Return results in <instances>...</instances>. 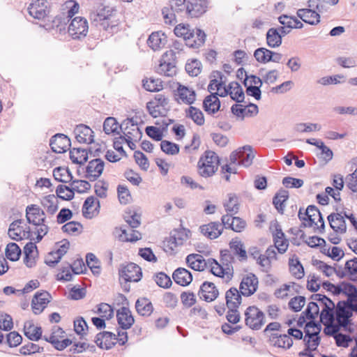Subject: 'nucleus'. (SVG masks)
<instances>
[{"label":"nucleus","mask_w":357,"mask_h":357,"mask_svg":"<svg viewBox=\"0 0 357 357\" xmlns=\"http://www.w3.org/2000/svg\"><path fill=\"white\" fill-rule=\"evenodd\" d=\"M255 153L250 146H244L233 151L229 155V164L222 167V173H236V165L249 167L252 163Z\"/></svg>","instance_id":"obj_1"},{"label":"nucleus","mask_w":357,"mask_h":357,"mask_svg":"<svg viewBox=\"0 0 357 357\" xmlns=\"http://www.w3.org/2000/svg\"><path fill=\"white\" fill-rule=\"evenodd\" d=\"M220 161L218 155L212 151H207L198 162V172L203 177H210L217 171Z\"/></svg>","instance_id":"obj_2"},{"label":"nucleus","mask_w":357,"mask_h":357,"mask_svg":"<svg viewBox=\"0 0 357 357\" xmlns=\"http://www.w3.org/2000/svg\"><path fill=\"white\" fill-rule=\"evenodd\" d=\"M169 7H165L162 13L165 22L168 24H174L177 21L176 14L185 13L187 8L186 0H169Z\"/></svg>","instance_id":"obj_3"},{"label":"nucleus","mask_w":357,"mask_h":357,"mask_svg":"<svg viewBox=\"0 0 357 357\" xmlns=\"http://www.w3.org/2000/svg\"><path fill=\"white\" fill-rule=\"evenodd\" d=\"M175 52L173 50L167 51L162 56L160 64L156 68L158 73L167 76L173 77L176 73V67L174 62Z\"/></svg>","instance_id":"obj_4"},{"label":"nucleus","mask_w":357,"mask_h":357,"mask_svg":"<svg viewBox=\"0 0 357 357\" xmlns=\"http://www.w3.org/2000/svg\"><path fill=\"white\" fill-rule=\"evenodd\" d=\"M116 10L109 6H103L98 10L97 16L102 21L100 26L106 31H113L119 24V20H112L115 17Z\"/></svg>","instance_id":"obj_5"},{"label":"nucleus","mask_w":357,"mask_h":357,"mask_svg":"<svg viewBox=\"0 0 357 357\" xmlns=\"http://www.w3.org/2000/svg\"><path fill=\"white\" fill-rule=\"evenodd\" d=\"M245 324L253 330H259L264 324V313L255 306L248 307L245 312Z\"/></svg>","instance_id":"obj_6"},{"label":"nucleus","mask_w":357,"mask_h":357,"mask_svg":"<svg viewBox=\"0 0 357 357\" xmlns=\"http://www.w3.org/2000/svg\"><path fill=\"white\" fill-rule=\"evenodd\" d=\"M120 130L123 132V137L125 140H134L137 142L140 140L142 132L139 128L137 123L134 121L133 119H126L123 120L120 125Z\"/></svg>","instance_id":"obj_7"},{"label":"nucleus","mask_w":357,"mask_h":357,"mask_svg":"<svg viewBox=\"0 0 357 357\" xmlns=\"http://www.w3.org/2000/svg\"><path fill=\"white\" fill-rule=\"evenodd\" d=\"M335 320L345 331L351 332L350 329H347V326L350 324V317L352 316V312L347 307L345 301H339L335 307Z\"/></svg>","instance_id":"obj_8"},{"label":"nucleus","mask_w":357,"mask_h":357,"mask_svg":"<svg viewBox=\"0 0 357 357\" xmlns=\"http://www.w3.org/2000/svg\"><path fill=\"white\" fill-rule=\"evenodd\" d=\"M119 275L126 284L128 282H139L142 277V273L139 266L130 263L119 271Z\"/></svg>","instance_id":"obj_9"},{"label":"nucleus","mask_w":357,"mask_h":357,"mask_svg":"<svg viewBox=\"0 0 357 357\" xmlns=\"http://www.w3.org/2000/svg\"><path fill=\"white\" fill-rule=\"evenodd\" d=\"M87 20L81 17H76L71 20L68 26V33L74 39L86 36L88 31Z\"/></svg>","instance_id":"obj_10"},{"label":"nucleus","mask_w":357,"mask_h":357,"mask_svg":"<svg viewBox=\"0 0 357 357\" xmlns=\"http://www.w3.org/2000/svg\"><path fill=\"white\" fill-rule=\"evenodd\" d=\"M174 95L176 102L180 104L192 105L196 100L195 91L181 84H178V87L174 91Z\"/></svg>","instance_id":"obj_11"},{"label":"nucleus","mask_w":357,"mask_h":357,"mask_svg":"<svg viewBox=\"0 0 357 357\" xmlns=\"http://www.w3.org/2000/svg\"><path fill=\"white\" fill-rule=\"evenodd\" d=\"M326 10L308 6V8L298 9L296 14L304 22L311 25H316L320 22L319 13H323Z\"/></svg>","instance_id":"obj_12"},{"label":"nucleus","mask_w":357,"mask_h":357,"mask_svg":"<svg viewBox=\"0 0 357 357\" xmlns=\"http://www.w3.org/2000/svg\"><path fill=\"white\" fill-rule=\"evenodd\" d=\"M70 144V139L66 135L61 133L54 135L50 143L52 151L58 153L66 152Z\"/></svg>","instance_id":"obj_13"},{"label":"nucleus","mask_w":357,"mask_h":357,"mask_svg":"<svg viewBox=\"0 0 357 357\" xmlns=\"http://www.w3.org/2000/svg\"><path fill=\"white\" fill-rule=\"evenodd\" d=\"M29 15L35 19L43 20L47 14V0H34L28 7Z\"/></svg>","instance_id":"obj_14"},{"label":"nucleus","mask_w":357,"mask_h":357,"mask_svg":"<svg viewBox=\"0 0 357 357\" xmlns=\"http://www.w3.org/2000/svg\"><path fill=\"white\" fill-rule=\"evenodd\" d=\"M258 278L255 275L250 273L243 278L240 284V292L242 295L250 296L252 295L258 287Z\"/></svg>","instance_id":"obj_15"},{"label":"nucleus","mask_w":357,"mask_h":357,"mask_svg":"<svg viewBox=\"0 0 357 357\" xmlns=\"http://www.w3.org/2000/svg\"><path fill=\"white\" fill-rule=\"evenodd\" d=\"M52 298L51 295L47 291L37 292L34 295L31 306L33 312L36 314L41 313Z\"/></svg>","instance_id":"obj_16"},{"label":"nucleus","mask_w":357,"mask_h":357,"mask_svg":"<svg viewBox=\"0 0 357 357\" xmlns=\"http://www.w3.org/2000/svg\"><path fill=\"white\" fill-rule=\"evenodd\" d=\"M219 292L213 282H204L200 287L199 296L201 299L206 301H213L218 296Z\"/></svg>","instance_id":"obj_17"},{"label":"nucleus","mask_w":357,"mask_h":357,"mask_svg":"<svg viewBox=\"0 0 357 357\" xmlns=\"http://www.w3.org/2000/svg\"><path fill=\"white\" fill-rule=\"evenodd\" d=\"M207 2L205 0H193L187 3L185 15L191 17H198L206 12Z\"/></svg>","instance_id":"obj_18"},{"label":"nucleus","mask_w":357,"mask_h":357,"mask_svg":"<svg viewBox=\"0 0 357 357\" xmlns=\"http://www.w3.org/2000/svg\"><path fill=\"white\" fill-rule=\"evenodd\" d=\"M116 334L108 331H103L96 335L95 342L99 347L109 349L116 344Z\"/></svg>","instance_id":"obj_19"},{"label":"nucleus","mask_w":357,"mask_h":357,"mask_svg":"<svg viewBox=\"0 0 357 357\" xmlns=\"http://www.w3.org/2000/svg\"><path fill=\"white\" fill-rule=\"evenodd\" d=\"M201 233L210 239L218 238L223 231L222 224L218 222H212L199 227Z\"/></svg>","instance_id":"obj_20"},{"label":"nucleus","mask_w":357,"mask_h":357,"mask_svg":"<svg viewBox=\"0 0 357 357\" xmlns=\"http://www.w3.org/2000/svg\"><path fill=\"white\" fill-rule=\"evenodd\" d=\"M26 218L29 224L36 226L43 225L45 222V217L40 218V207L36 204H31L26 207Z\"/></svg>","instance_id":"obj_21"},{"label":"nucleus","mask_w":357,"mask_h":357,"mask_svg":"<svg viewBox=\"0 0 357 357\" xmlns=\"http://www.w3.org/2000/svg\"><path fill=\"white\" fill-rule=\"evenodd\" d=\"M184 241V232L175 230L172 232L170 236L164 241V246L167 249L174 251L176 248L183 245Z\"/></svg>","instance_id":"obj_22"},{"label":"nucleus","mask_w":357,"mask_h":357,"mask_svg":"<svg viewBox=\"0 0 357 357\" xmlns=\"http://www.w3.org/2000/svg\"><path fill=\"white\" fill-rule=\"evenodd\" d=\"M116 317L118 324L123 330L130 328L134 323L130 310L126 307H122L117 311Z\"/></svg>","instance_id":"obj_23"},{"label":"nucleus","mask_w":357,"mask_h":357,"mask_svg":"<svg viewBox=\"0 0 357 357\" xmlns=\"http://www.w3.org/2000/svg\"><path fill=\"white\" fill-rule=\"evenodd\" d=\"M313 264L326 277H331L335 273L340 278H344V273L343 272L344 270L342 269V266L334 268L319 260H315Z\"/></svg>","instance_id":"obj_24"},{"label":"nucleus","mask_w":357,"mask_h":357,"mask_svg":"<svg viewBox=\"0 0 357 357\" xmlns=\"http://www.w3.org/2000/svg\"><path fill=\"white\" fill-rule=\"evenodd\" d=\"M321 307H322V310L320 313V319L322 323L324 324L334 322L335 319V303L330 300L327 303H324V305Z\"/></svg>","instance_id":"obj_25"},{"label":"nucleus","mask_w":357,"mask_h":357,"mask_svg":"<svg viewBox=\"0 0 357 357\" xmlns=\"http://www.w3.org/2000/svg\"><path fill=\"white\" fill-rule=\"evenodd\" d=\"M185 260L188 266L195 271H202L208 266V261L199 254H190L187 256Z\"/></svg>","instance_id":"obj_26"},{"label":"nucleus","mask_w":357,"mask_h":357,"mask_svg":"<svg viewBox=\"0 0 357 357\" xmlns=\"http://www.w3.org/2000/svg\"><path fill=\"white\" fill-rule=\"evenodd\" d=\"M307 213L308 215V221L310 222V226H312L315 225L318 228L321 229L320 232H322L324 230L325 225L323 217L319 211V210L314 206L310 205L307 207Z\"/></svg>","instance_id":"obj_27"},{"label":"nucleus","mask_w":357,"mask_h":357,"mask_svg":"<svg viewBox=\"0 0 357 357\" xmlns=\"http://www.w3.org/2000/svg\"><path fill=\"white\" fill-rule=\"evenodd\" d=\"M331 227L335 231L344 234L347 231L346 222L344 217L340 213H332L328 216Z\"/></svg>","instance_id":"obj_28"},{"label":"nucleus","mask_w":357,"mask_h":357,"mask_svg":"<svg viewBox=\"0 0 357 357\" xmlns=\"http://www.w3.org/2000/svg\"><path fill=\"white\" fill-rule=\"evenodd\" d=\"M167 43V36L161 31L152 33L147 40L148 45L154 51L163 47Z\"/></svg>","instance_id":"obj_29"},{"label":"nucleus","mask_w":357,"mask_h":357,"mask_svg":"<svg viewBox=\"0 0 357 357\" xmlns=\"http://www.w3.org/2000/svg\"><path fill=\"white\" fill-rule=\"evenodd\" d=\"M60 243L61 245H60L59 248H58L55 252H50V257L56 255V258H55L54 260H52L50 258L45 259V264L50 267H54L55 265L59 262L61 257L67 252L69 248L70 243L68 240L63 239Z\"/></svg>","instance_id":"obj_30"},{"label":"nucleus","mask_w":357,"mask_h":357,"mask_svg":"<svg viewBox=\"0 0 357 357\" xmlns=\"http://www.w3.org/2000/svg\"><path fill=\"white\" fill-rule=\"evenodd\" d=\"M225 300L228 309L238 308L241 303V294L236 288L231 287L227 291Z\"/></svg>","instance_id":"obj_31"},{"label":"nucleus","mask_w":357,"mask_h":357,"mask_svg":"<svg viewBox=\"0 0 357 357\" xmlns=\"http://www.w3.org/2000/svg\"><path fill=\"white\" fill-rule=\"evenodd\" d=\"M172 277L174 282L181 286H187L192 280L191 273L184 268L176 269L173 273Z\"/></svg>","instance_id":"obj_32"},{"label":"nucleus","mask_w":357,"mask_h":357,"mask_svg":"<svg viewBox=\"0 0 357 357\" xmlns=\"http://www.w3.org/2000/svg\"><path fill=\"white\" fill-rule=\"evenodd\" d=\"M204 110L208 114H215L220 107V102L218 98V93H212V94L206 96L203 102Z\"/></svg>","instance_id":"obj_33"},{"label":"nucleus","mask_w":357,"mask_h":357,"mask_svg":"<svg viewBox=\"0 0 357 357\" xmlns=\"http://www.w3.org/2000/svg\"><path fill=\"white\" fill-rule=\"evenodd\" d=\"M221 262L223 267L227 270V278L231 279L234 274L233 263L234 262V257L230 251L221 252Z\"/></svg>","instance_id":"obj_34"},{"label":"nucleus","mask_w":357,"mask_h":357,"mask_svg":"<svg viewBox=\"0 0 357 357\" xmlns=\"http://www.w3.org/2000/svg\"><path fill=\"white\" fill-rule=\"evenodd\" d=\"M270 340L275 347L289 349L293 344V340L289 335L273 333L270 337Z\"/></svg>","instance_id":"obj_35"},{"label":"nucleus","mask_w":357,"mask_h":357,"mask_svg":"<svg viewBox=\"0 0 357 357\" xmlns=\"http://www.w3.org/2000/svg\"><path fill=\"white\" fill-rule=\"evenodd\" d=\"M24 335L31 341H38L42 337L41 327L35 326L31 321H26L24 326Z\"/></svg>","instance_id":"obj_36"},{"label":"nucleus","mask_w":357,"mask_h":357,"mask_svg":"<svg viewBox=\"0 0 357 357\" xmlns=\"http://www.w3.org/2000/svg\"><path fill=\"white\" fill-rule=\"evenodd\" d=\"M121 234L119 235V238L121 241H137L141 238V234L130 226L126 228H120Z\"/></svg>","instance_id":"obj_37"},{"label":"nucleus","mask_w":357,"mask_h":357,"mask_svg":"<svg viewBox=\"0 0 357 357\" xmlns=\"http://www.w3.org/2000/svg\"><path fill=\"white\" fill-rule=\"evenodd\" d=\"M135 308L142 316H149L153 310L151 302L146 298H138L135 303Z\"/></svg>","instance_id":"obj_38"},{"label":"nucleus","mask_w":357,"mask_h":357,"mask_svg":"<svg viewBox=\"0 0 357 357\" xmlns=\"http://www.w3.org/2000/svg\"><path fill=\"white\" fill-rule=\"evenodd\" d=\"M88 151L85 149L73 148L70 151V158L75 164H83L88 160Z\"/></svg>","instance_id":"obj_39"},{"label":"nucleus","mask_w":357,"mask_h":357,"mask_svg":"<svg viewBox=\"0 0 357 357\" xmlns=\"http://www.w3.org/2000/svg\"><path fill=\"white\" fill-rule=\"evenodd\" d=\"M55 180L61 183H68L72 181L73 175L68 168L57 167L53 170Z\"/></svg>","instance_id":"obj_40"},{"label":"nucleus","mask_w":357,"mask_h":357,"mask_svg":"<svg viewBox=\"0 0 357 357\" xmlns=\"http://www.w3.org/2000/svg\"><path fill=\"white\" fill-rule=\"evenodd\" d=\"M267 45L272 48L278 47L282 44V36L275 28L268 29L266 33Z\"/></svg>","instance_id":"obj_41"},{"label":"nucleus","mask_w":357,"mask_h":357,"mask_svg":"<svg viewBox=\"0 0 357 357\" xmlns=\"http://www.w3.org/2000/svg\"><path fill=\"white\" fill-rule=\"evenodd\" d=\"M289 266L290 272L296 278L301 279L304 276V268L298 257L294 256L290 258Z\"/></svg>","instance_id":"obj_42"},{"label":"nucleus","mask_w":357,"mask_h":357,"mask_svg":"<svg viewBox=\"0 0 357 357\" xmlns=\"http://www.w3.org/2000/svg\"><path fill=\"white\" fill-rule=\"evenodd\" d=\"M230 97L237 102H241L244 99V92L241 86L236 82L229 84Z\"/></svg>","instance_id":"obj_43"},{"label":"nucleus","mask_w":357,"mask_h":357,"mask_svg":"<svg viewBox=\"0 0 357 357\" xmlns=\"http://www.w3.org/2000/svg\"><path fill=\"white\" fill-rule=\"evenodd\" d=\"M186 116L190 118L197 125L202 126L205 120L203 112L198 108L190 106L185 111Z\"/></svg>","instance_id":"obj_44"},{"label":"nucleus","mask_w":357,"mask_h":357,"mask_svg":"<svg viewBox=\"0 0 357 357\" xmlns=\"http://www.w3.org/2000/svg\"><path fill=\"white\" fill-rule=\"evenodd\" d=\"M6 257L12 261H18L22 254V250L15 243H9L5 250Z\"/></svg>","instance_id":"obj_45"},{"label":"nucleus","mask_w":357,"mask_h":357,"mask_svg":"<svg viewBox=\"0 0 357 357\" xmlns=\"http://www.w3.org/2000/svg\"><path fill=\"white\" fill-rule=\"evenodd\" d=\"M22 220H17L13 221L9 226L8 234L10 238L15 241H20L22 239V227L20 225Z\"/></svg>","instance_id":"obj_46"},{"label":"nucleus","mask_w":357,"mask_h":357,"mask_svg":"<svg viewBox=\"0 0 357 357\" xmlns=\"http://www.w3.org/2000/svg\"><path fill=\"white\" fill-rule=\"evenodd\" d=\"M226 211L231 215L236 214L239 210L238 198L235 194H229L228 200L224 203Z\"/></svg>","instance_id":"obj_47"},{"label":"nucleus","mask_w":357,"mask_h":357,"mask_svg":"<svg viewBox=\"0 0 357 357\" xmlns=\"http://www.w3.org/2000/svg\"><path fill=\"white\" fill-rule=\"evenodd\" d=\"M229 245L233 253L238 255L241 261L246 260L247 252L243 243L241 241L233 239L230 242Z\"/></svg>","instance_id":"obj_48"},{"label":"nucleus","mask_w":357,"mask_h":357,"mask_svg":"<svg viewBox=\"0 0 357 357\" xmlns=\"http://www.w3.org/2000/svg\"><path fill=\"white\" fill-rule=\"evenodd\" d=\"M104 161L100 158L91 160V181L98 178L104 169Z\"/></svg>","instance_id":"obj_49"},{"label":"nucleus","mask_w":357,"mask_h":357,"mask_svg":"<svg viewBox=\"0 0 357 357\" xmlns=\"http://www.w3.org/2000/svg\"><path fill=\"white\" fill-rule=\"evenodd\" d=\"M289 197L288 191L280 190L273 197V204L275 208L280 213H282L284 208V202Z\"/></svg>","instance_id":"obj_50"},{"label":"nucleus","mask_w":357,"mask_h":357,"mask_svg":"<svg viewBox=\"0 0 357 357\" xmlns=\"http://www.w3.org/2000/svg\"><path fill=\"white\" fill-rule=\"evenodd\" d=\"M42 205L47 208V211L53 215L58 210V201L54 195H49L42 200Z\"/></svg>","instance_id":"obj_51"},{"label":"nucleus","mask_w":357,"mask_h":357,"mask_svg":"<svg viewBox=\"0 0 357 357\" xmlns=\"http://www.w3.org/2000/svg\"><path fill=\"white\" fill-rule=\"evenodd\" d=\"M94 313L98 314L100 317L109 319L114 316V310L111 305L107 303H102L96 307L93 310Z\"/></svg>","instance_id":"obj_52"},{"label":"nucleus","mask_w":357,"mask_h":357,"mask_svg":"<svg viewBox=\"0 0 357 357\" xmlns=\"http://www.w3.org/2000/svg\"><path fill=\"white\" fill-rule=\"evenodd\" d=\"M192 33L195 35V37L192 40H189L186 45L192 48H198L203 45L206 40L205 33L201 29H197L195 32Z\"/></svg>","instance_id":"obj_53"},{"label":"nucleus","mask_w":357,"mask_h":357,"mask_svg":"<svg viewBox=\"0 0 357 357\" xmlns=\"http://www.w3.org/2000/svg\"><path fill=\"white\" fill-rule=\"evenodd\" d=\"M119 129H120V126L115 118L107 117L103 123V130L106 134H120Z\"/></svg>","instance_id":"obj_54"},{"label":"nucleus","mask_w":357,"mask_h":357,"mask_svg":"<svg viewBox=\"0 0 357 357\" xmlns=\"http://www.w3.org/2000/svg\"><path fill=\"white\" fill-rule=\"evenodd\" d=\"M56 194L62 200H71L74 198L75 193L70 187L65 185H59L56 190Z\"/></svg>","instance_id":"obj_55"},{"label":"nucleus","mask_w":357,"mask_h":357,"mask_svg":"<svg viewBox=\"0 0 357 357\" xmlns=\"http://www.w3.org/2000/svg\"><path fill=\"white\" fill-rule=\"evenodd\" d=\"M174 33L178 37H183L185 44L188 43L189 40H192L195 35L190 32L189 26L178 24L174 28Z\"/></svg>","instance_id":"obj_56"},{"label":"nucleus","mask_w":357,"mask_h":357,"mask_svg":"<svg viewBox=\"0 0 357 357\" xmlns=\"http://www.w3.org/2000/svg\"><path fill=\"white\" fill-rule=\"evenodd\" d=\"M89 132V126L84 124L77 125L74 130L77 141L79 143H86V136L88 135Z\"/></svg>","instance_id":"obj_57"},{"label":"nucleus","mask_w":357,"mask_h":357,"mask_svg":"<svg viewBox=\"0 0 357 357\" xmlns=\"http://www.w3.org/2000/svg\"><path fill=\"white\" fill-rule=\"evenodd\" d=\"M143 86L146 91L151 92L159 91L163 88L162 82L160 79L153 78L143 80Z\"/></svg>","instance_id":"obj_58"},{"label":"nucleus","mask_w":357,"mask_h":357,"mask_svg":"<svg viewBox=\"0 0 357 357\" xmlns=\"http://www.w3.org/2000/svg\"><path fill=\"white\" fill-rule=\"evenodd\" d=\"M43 351L44 349L43 347H40L33 342H28L20 349V353L24 356L31 355L36 353H41Z\"/></svg>","instance_id":"obj_59"},{"label":"nucleus","mask_w":357,"mask_h":357,"mask_svg":"<svg viewBox=\"0 0 357 357\" xmlns=\"http://www.w3.org/2000/svg\"><path fill=\"white\" fill-rule=\"evenodd\" d=\"M208 266L211 268V272L215 276L223 278L226 276V269L222 264L218 263V261L213 259H209L208 260Z\"/></svg>","instance_id":"obj_60"},{"label":"nucleus","mask_w":357,"mask_h":357,"mask_svg":"<svg viewBox=\"0 0 357 357\" xmlns=\"http://www.w3.org/2000/svg\"><path fill=\"white\" fill-rule=\"evenodd\" d=\"M271 54V50L265 47H259L255 51L254 56L258 62L261 63H266L270 62Z\"/></svg>","instance_id":"obj_61"},{"label":"nucleus","mask_w":357,"mask_h":357,"mask_svg":"<svg viewBox=\"0 0 357 357\" xmlns=\"http://www.w3.org/2000/svg\"><path fill=\"white\" fill-rule=\"evenodd\" d=\"M342 269L344 270V271H343L344 277L349 275L350 276L351 280H355L352 276L357 275V258L354 257V259L347 261L344 267H342Z\"/></svg>","instance_id":"obj_62"},{"label":"nucleus","mask_w":357,"mask_h":357,"mask_svg":"<svg viewBox=\"0 0 357 357\" xmlns=\"http://www.w3.org/2000/svg\"><path fill=\"white\" fill-rule=\"evenodd\" d=\"M161 150L168 155H176L179 152L178 144L167 140H162L160 143Z\"/></svg>","instance_id":"obj_63"},{"label":"nucleus","mask_w":357,"mask_h":357,"mask_svg":"<svg viewBox=\"0 0 357 357\" xmlns=\"http://www.w3.org/2000/svg\"><path fill=\"white\" fill-rule=\"evenodd\" d=\"M124 219L128 225L132 228H137L140 225V215L134 211H126Z\"/></svg>","instance_id":"obj_64"}]
</instances>
